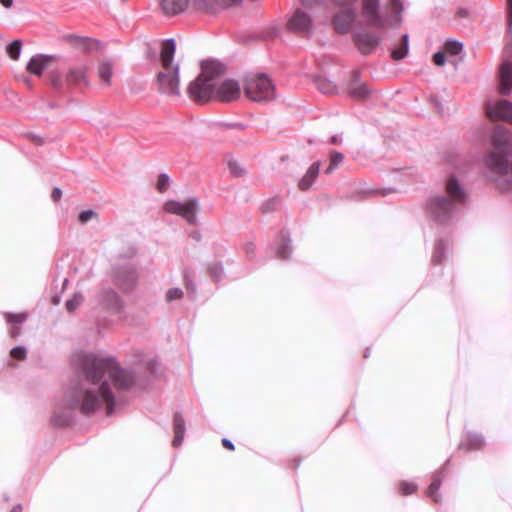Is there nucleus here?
I'll list each match as a JSON object with an SVG mask.
<instances>
[{
  "mask_svg": "<svg viewBox=\"0 0 512 512\" xmlns=\"http://www.w3.org/2000/svg\"><path fill=\"white\" fill-rule=\"evenodd\" d=\"M19 80H22L23 82H25L27 85H29V80L27 78H21V77H18Z\"/></svg>",
  "mask_w": 512,
  "mask_h": 512,
  "instance_id": "nucleus-62",
  "label": "nucleus"
},
{
  "mask_svg": "<svg viewBox=\"0 0 512 512\" xmlns=\"http://www.w3.org/2000/svg\"><path fill=\"white\" fill-rule=\"evenodd\" d=\"M355 17L356 14L353 8H347L335 14L332 23L336 32L342 35L349 33Z\"/></svg>",
  "mask_w": 512,
  "mask_h": 512,
  "instance_id": "nucleus-13",
  "label": "nucleus"
},
{
  "mask_svg": "<svg viewBox=\"0 0 512 512\" xmlns=\"http://www.w3.org/2000/svg\"><path fill=\"white\" fill-rule=\"evenodd\" d=\"M176 50V42L173 38L166 39L162 43L160 61L163 71L157 74L159 90L168 95H179V65H172Z\"/></svg>",
  "mask_w": 512,
  "mask_h": 512,
  "instance_id": "nucleus-5",
  "label": "nucleus"
},
{
  "mask_svg": "<svg viewBox=\"0 0 512 512\" xmlns=\"http://www.w3.org/2000/svg\"><path fill=\"white\" fill-rule=\"evenodd\" d=\"M255 250H256V246L254 243H247L245 245V251H246L247 255H253L255 253Z\"/></svg>",
  "mask_w": 512,
  "mask_h": 512,
  "instance_id": "nucleus-50",
  "label": "nucleus"
},
{
  "mask_svg": "<svg viewBox=\"0 0 512 512\" xmlns=\"http://www.w3.org/2000/svg\"><path fill=\"white\" fill-rule=\"evenodd\" d=\"M0 3L5 7V8H10L13 4V0H0Z\"/></svg>",
  "mask_w": 512,
  "mask_h": 512,
  "instance_id": "nucleus-54",
  "label": "nucleus"
},
{
  "mask_svg": "<svg viewBox=\"0 0 512 512\" xmlns=\"http://www.w3.org/2000/svg\"><path fill=\"white\" fill-rule=\"evenodd\" d=\"M457 15L460 17V18H467L471 15L470 13V10L468 8H465V7H460L458 10H457Z\"/></svg>",
  "mask_w": 512,
  "mask_h": 512,
  "instance_id": "nucleus-48",
  "label": "nucleus"
},
{
  "mask_svg": "<svg viewBox=\"0 0 512 512\" xmlns=\"http://www.w3.org/2000/svg\"><path fill=\"white\" fill-rule=\"evenodd\" d=\"M416 490H417V485L415 483L402 481L399 484V492L402 495H405V496L411 495L414 492H416Z\"/></svg>",
  "mask_w": 512,
  "mask_h": 512,
  "instance_id": "nucleus-36",
  "label": "nucleus"
},
{
  "mask_svg": "<svg viewBox=\"0 0 512 512\" xmlns=\"http://www.w3.org/2000/svg\"><path fill=\"white\" fill-rule=\"evenodd\" d=\"M62 197V191L60 188L58 187H55L53 190H52V193H51V198L54 202H57L61 199Z\"/></svg>",
  "mask_w": 512,
  "mask_h": 512,
  "instance_id": "nucleus-47",
  "label": "nucleus"
},
{
  "mask_svg": "<svg viewBox=\"0 0 512 512\" xmlns=\"http://www.w3.org/2000/svg\"><path fill=\"white\" fill-rule=\"evenodd\" d=\"M201 74L188 86V95L197 103H205L211 99L220 102L237 100L241 95L238 81L223 78L226 66L217 60H206L201 63Z\"/></svg>",
  "mask_w": 512,
  "mask_h": 512,
  "instance_id": "nucleus-2",
  "label": "nucleus"
},
{
  "mask_svg": "<svg viewBox=\"0 0 512 512\" xmlns=\"http://www.w3.org/2000/svg\"><path fill=\"white\" fill-rule=\"evenodd\" d=\"M208 272L215 282L221 281L225 276L223 265L220 262L211 263L208 266Z\"/></svg>",
  "mask_w": 512,
  "mask_h": 512,
  "instance_id": "nucleus-27",
  "label": "nucleus"
},
{
  "mask_svg": "<svg viewBox=\"0 0 512 512\" xmlns=\"http://www.w3.org/2000/svg\"><path fill=\"white\" fill-rule=\"evenodd\" d=\"M163 209L167 213L182 217L189 224H196L197 214L200 210V203L195 197L188 198L183 202L168 200L165 202Z\"/></svg>",
  "mask_w": 512,
  "mask_h": 512,
  "instance_id": "nucleus-7",
  "label": "nucleus"
},
{
  "mask_svg": "<svg viewBox=\"0 0 512 512\" xmlns=\"http://www.w3.org/2000/svg\"><path fill=\"white\" fill-rule=\"evenodd\" d=\"M486 112L491 119H499L512 124V102L508 100L487 104Z\"/></svg>",
  "mask_w": 512,
  "mask_h": 512,
  "instance_id": "nucleus-11",
  "label": "nucleus"
},
{
  "mask_svg": "<svg viewBox=\"0 0 512 512\" xmlns=\"http://www.w3.org/2000/svg\"><path fill=\"white\" fill-rule=\"evenodd\" d=\"M53 56L39 54L34 56V75L40 76L43 71L49 66Z\"/></svg>",
  "mask_w": 512,
  "mask_h": 512,
  "instance_id": "nucleus-24",
  "label": "nucleus"
},
{
  "mask_svg": "<svg viewBox=\"0 0 512 512\" xmlns=\"http://www.w3.org/2000/svg\"><path fill=\"white\" fill-rule=\"evenodd\" d=\"M337 5L349 6L355 2V0H333Z\"/></svg>",
  "mask_w": 512,
  "mask_h": 512,
  "instance_id": "nucleus-51",
  "label": "nucleus"
},
{
  "mask_svg": "<svg viewBox=\"0 0 512 512\" xmlns=\"http://www.w3.org/2000/svg\"><path fill=\"white\" fill-rule=\"evenodd\" d=\"M222 445L226 449L231 450V451H233L235 449V446H234L233 442L230 439H228V438H223L222 439Z\"/></svg>",
  "mask_w": 512,
  "mask_h": 512,
  "instance_id": "nucleus-49",
  "label": "nucleus"
},
{
  "mask_svg": "<svg viewBox=\"0 0 512 512\" xmlns=\"http://www.w3.org/2000/svg\"><path fill=\"white\" fill-rule=\"evenodd\" d=\"M49 80L52 87L56 90H61L64 83L67 85L81 83L87 84L86 72L82 67L70 69L64 80L58 72L51 71L49 72Z\"/></svg>",
  "mask_w": 512,
  "mask_h": 512,
  "instance_id": "nucleus-9",
  "label": "nucleus"
},
{
  "mask_svg": "<svg viewBox=\"0 0 512 512\" xmlns=\"http://www.w3.org/2000/svg\"><path fill=\"white\" fill-rule=\"evenodd\" d=\"M277 202H278V200L275 198L267 201L266 203L263 204L262 211L263 212L271 211L272 209H274Z\"/></svg>",
  "mask_w": 512,
  "mask_h": 512,
  "instance_id": "nucleus-44",
  "label": "nucleus"
},
{
  "mask_svg": "<svg viewBox=\"0 0 512 512\" xmlns=\"http://www.w3.org/2000/svg\"><path fill=\"white\" fill-rule=\"evenodd\" d=\"M190 0H161L160 8L165 16H175L183 13L189 6Z\"/></svg>",
  "mask_w": 512,
  "mask_h": 512,
  "instance_id": "nucleus-17",
  "label": "nucleus"
},
{
  "mask_svg": "<svg viewBox=\"0 0 512 512\" xmlns=\"http://www.w3.org/2000/svg\"><path fill=\"white\" fill-rule=\"evenodd\" d=\"M484 443V438L480 434L468 433L466 441L462 442L459 447L472 451L481 449Z\"/></svg>",
  "mask_w": 512,
  "mask_h": 512,
  "instance_id": "nucleus-22",
  "label": "nucleus"
},
{
  "mask_svg": "<svg viewBox=\"0 0 512 512\" xmlns=\"http://www.w3.org/2000/svg\"><path fill=\"white\" fill-rule=\"evenodd\" d=\"M98 75L106 85H110L112 77V65L109 62H102L98 67Z\"/></svg>",
  "mask_w": 512,
  "mask_h": 512,
  "instance_id": "nucleus-28",
  "label": "nucleus"
},
{
  "mask_svg": "<svg viewBox=\"0 0 512 512\" xmlns=\"http://www.w3.org/2000/svg\"><path fill=\"white\" fill-rule=\"evenodd\" d=\"M60 301H61V297L59 295L53 296V298H52L53 304L58 305L60 303Z\"/></svg>",
  "mask_w": 512,
  "mask_h": 512,
  "instance_id": "nucleus-57",
  "label": "nucleus"
},
{
  "mask_svg": "<svg viewBox=\"0 0 512 512\" xmlns=\"http://www.w3.org/2000/svg\"><path fill=\"white\" fill-rule=\"evenodd\" d=\"M445 195L430 196L425 204V213L429 221L443 230L450 229L456 220L460 206L466 203L467 193L455 176L446 181Z\"/></svg>",
  "mask_w": 512,
  "mask_h": 512,
  "instance_id": "nucleus-3",
  "label": "nucleus"
},
{
  "mask_svg": "<svg viewBox=\"0 0 512 512\" xmlns=\"http://www.w3.org/2000/svg\"><path fill=\"white\" fill-rule=\"evenodd\" d=\"M21 48L22 42L20 40H14L7 46L6 52L12 60H18L20 57Z\"/></svg>",
  "mask_w": 512,
  "mask_h": 512,
  "instance_id": "nucleus-31",
  "label": "nucleus"
},
{
  "mask_svg": "<svg viewBox=\"0 0 512 512\" xmlns=\"http://www.w3.org/2000/svg\"><path fill=\"white\" fill-rule=\"evenodd\" d=\"M224 126L228 129H238V130H244L246 128V125L239 122L234 123H225Z\"/></svg>",
  "mask_w": 512,
  "mask_h": 512,
  "instance_id": "nucleus-46",
  "label": "nucleus"
},
{
  "mask_svg": "<svg viewBox=\"0 0 512 512\" xmlns=\"http://www.w3.org/2000/svg\"><path fill=\"white\" fill-rule=\"evenodd\" d=\"M321 162H314L307 170L306 174L299 180L298 187L301 191H307L315 182L319 175Z\"/></svg>",
  "mask_w": 512,
  "mask_h": 512,
  "instance_id": "nucleus-19",
  "label": "nucleus"
},
{
  "mask_svg": "<svg viewBox=\"0 0 512 512\" xmlns=\"http://www.w3.org/2000/svg\"><path fill=\"white\" fill-rule=\"evenodd\" d=\"M291 31L309 33L312 29L311 16L302 9H296L287 23Z\"/></svg>",
  "mask_w": 512,
  "mask_h": 512,
  "instance_id": "nucleus-12",
  "label": "nucleus"
},
{
  "mask_svg": "<svg viewBox=\"0 0 512 512\" xmlns=\"http://www.w3.org/2000/svg\"><path fill=\"white\" fill-rule=\"evenodd\" d=\"M369 355H370V349H369V348H367V349L365 350V352H364V358H368V357H369Z\"/></svg>",
  "mask_w": 512,
  "mask_h": 512,
  "instance_id": "nucleus-61",
  "label": "nucleus"
},
{
  "mask_svg": "<svg viewBox=\"0 0 512 512\" xmlns=\"http://www.w3.org/2000/svg\"><path fill=\"white\" fill-rule=\"evenodd\" d=\"M194 6L205 11H210L212 8L210 0H194Z\"/></svg>",
  "mask_w": 512,
  "mask_h": 512,
  "instance_id": "nucleus-40",
  "label": "nucleus"
},
{
  "mask_svg": "<svg viewBox=\"0 0 512 512\" xmlns=\"http://www.w3.org/2000/svg\"><path fill=\"white\" fill-rule=\"evenodd\" d=\"M184 282L186 289L194 294L196 292V284L187 273L184 274Z\"/></svg>",
  "mask_w": 512,
  "mask_h": 512,
  "instance_id": "nucleus-42",
  "label": "nucleus"
},
{
  "mask_svg": "<svg viewBox=\"0 0 512 512\" xmlns=\"http://www.w3.org/2000/svg\"><path fill=\"white\" fill-rule=\"evenodd\" d=\"M447 250L448 249H447L446 241L442 238H439L436 242L434 251L432 253L431 263L433 265H440L442 263V260L447 255Z\"/></svg>",
  "mask_w": 512,
  "mask_h": 512,
  "instance_id": "nucleus-23",
  "label": "nucleus"
},
{
  "mask_svg": "<svg viewBox=\"0 0 512 512\" xmlns=\"http://www.w3.org/2000/svg\"><path fill=\"white\" fill-rule=\"evenodd\" d=\"M98 301L113 312L120 313L123 310V300L112 288H103L98 293Z\"/></svg>",
  "mask_w": 512,
  "mask_h": 512,
  "instance_id": "nucleus-15",
  "label": "nucleus"
},
{
  "mask_svg": "<svg viewBox=\"0 0 512 512\" xmlns=\"http://www.w3.org/2000/svg\"><path fill=\"white\" fill-rule=\"evenodd\" d=\"M220 5L229 7L233 5L241 4L242 0H216Z\"/></svg>",
  "mask_w": 512,
  "mask_h": 512,
  "instance_id": "nucleus-45",
  "label": "nucleus"
},
{
  "mask_svg": "<svg viewBox=\"0 0 512 512\" xmlns=\"http://www.w3.org/2000/svg\"><path fill=\"white\" fill-rule=\"evenodd\" d=\"M507 24H508V33L512 34V0H507Z\"/></svg>",
  "mask_w": 512,
  "mask_h": 512,
  "instance_id": "nucleus-43",
  "label": "nucleus"
},
{
  "mask_svg": "<svg viewBox=\"0 0 512 512\" xmlns=\"http://www.w3.org/2000/svg\"><path fill=\"white\" fill-rule=\"evenodd\" d=\"M4 317L9 324H21L27 320L28 315L23 313H5Z\"/></svg>",
  "mask_w": 512,
  "mask_h": 512,
  "instance_id": "nucleus-34",
  "label": "nucleus"
},
{
  "mask_svg": "<svg viewBox=\"0 0 512 512\" xmlns=\"http://www.w3.org/2000/svg\"><path fill=\"white\" fill-rule=\"evenodd\" d=\"M191 238L197 242H200L202 239L201 233L199 231H194L191 233Z\"/></svg>",
  "mask_w": 512,
  "mask_h": 512,
  "instance_id": "nucleus-53",
  "label": "nucleus"
},
{
  "mask_svg": "<svg viewBox=\"0 0 512 512\" xmlns=\"http://www.w3.org/2000/svg\"><path fill=\"white\" fill-rule=\"evenodd\" d=\"M183 297V291L179 287H173L167 290L165 294L166 302L170 303L174 300H179Z\"/></svg>",
  "mask_w": 512,
  "mask_h": 512,
  "instance_id": "nucleus-35",
  "label": "nucleus"
},
{
  "mask_svg": "<svg viewBox=\"0 0 512 512\" xmlns=\"http://www.w3.org/2000/svg\"><path fill=\"white\" fill-rule=\"evenodd\" d=\"M392 192H395V189H393V188H389V189H383V190H381V194H382L383 196H386L388 193H392Z\"/></svg>",
  "mask_w": 512,
  "mask_h": 512,
  "instance_id": "nucleus-56",
  "label": "nucleus"
},
{
  "mask_svg": "<svg viewBox=\"0 0 512 512\" xmlns=\"http://www.w3.org/2000/svg\"><path fill=\"white\" fill-rule=\"evenodd\" d=\"M228 168L230 170V173L235 177H241L244 175V169L236 160H229Z\"/></svg>",
  "mask_w": 512,
  "mask_h": 512,
  "instance_id": "nucleus-37",
  "label": "nucleus"
},
{
  "mask_svg": "<svg viewBox=\"0 0 512 512\" xmlns=\"http://www.w3.org/2000/svg\"><path fill=\"white\" fill-rule=\"evenodd\" d=\"M403 10L400 0H362L361 13L365 22L378 29L386 26L399 27Z\"/></svg>",
  "mask_w": 512,
  "mask_h": 512,
  "instance_id": "nucleus-4",
  "label": "nucleus"
},
{
  "mask_svg": "<svg viewBox=\"0 0 512 512\" xmlns=\"http://www.w3.org/2000/svg\"><path fill=\"white\" fill-rule=\"evenodd\" d=\"M463 49V44L457 40H449L445 43V51L451 55H458Z\"/></svg>",
  "mask_w": 512,
  "mask_h": 512,
  "instance_id": "nucleus-32",
  "label": "nucleus"
},
{
  "mask_svg": "<svg viewBox=\"0 0 512 512\" xmlns=\"http://www.w3.org/2000/svg\"><path fill=\"white\" fill-rule=\"evenodd\" d=\"M409 51V35L403 34L402 35V43L401 46L398 48H393L391 51V57L396 60H402L406 57Z\"/></svg>",
  "mask_w": 512,
  "mask_h": 512,
  "instance_id": "nucleus-25",
  "label": "nucleus"
},
{
  "mask_svg": "<svg viewBox=\"0 0 512 512\" xmlns=\"http://www.w3.org/2000/svg\"><path fill=\"white\" fill-rule=\"evenodd\" d=\"M344 155L341 152L334 151L330 157L329 166L325 170V174L332 173L343 161Z\"/></svg>",
  "mask_w": 512,
  "mask_h": 512,
  "instance_id": "nucleus-30",
  "label": "nucleus"
},
{
  "mask_svg": "<svg viewBox=\"0 0 512 512\" xmlns=\"http://www.w3.org/2000/svg\"><path fill=\"white\" fill-rule=\"evenodd\" d=\"M26 70L27 72L32 73V59L27 63Z\"/></svg>",
  "mask_w": 512,
  "mask_h": 512,
  "instance_id": "nucleus-59",
  "label": "nucleus"
},
{
  "mask_svg": "<svg viewBox=\"0 0 512 512\" xmlns=\"http://www.w3.org/2000/svg\"><path fill=\"white\" fill-rule=\"evenodd\" d=\"M68 281H69L68 278H65L63 280V288L68 284Z\"/></svg>",
  "mask_w": 512,
  "mask_h": 512,
  "instance_id": "nucleus-63",
  "label": "nucleus"
},
{
  "mask_svg": "<svg viewBox=\"0 0 512 512\" xmlns=\"http://www.w3.org/2000/svg\"><path fill=\"white\" fill-rule=\"evenodd\" d=\"M433 62L437 66H443L446 62V56L442 51H438L433 55Z\"/></svg>",
  "mask_w": 512,
  "mask_h": 512,
  "instance_id": "nucleus-41",
  "label": "nucleus"
},
{
  "mask_svg": "<svg viewBox=\"0 0 512 512\" xmlns=\"http://www.w3.org/2000/svg\"><path fill=\"white\" fill-rule=\"evenodd\" d=\"M275 252L279 259H288L292 254L291 238L288 232L281 231L275 240Z\"/></svg>",
  "mask_w": 512,
  "mask_h": 512,
  "instance_id": "nucleus-16",
  "label": "nucleus"
},
{
  "mask_svg": "<svg viewBox=\"0 0 512 512\" xmlns=\"http://www.w3.org/2000/svg\"><path fill=\"white\" fill-rule=\"evenodd\" d=\"M69 43L76 49L87 52L93 49V46L97 43L96 40L90 37L78 36V35H69L68 36Z\"/></svg>",
  "mask_w": 512,
  "mask_h": 512,
  "instance_id": "nucleus-21",
  "label": "nucleus"
},
{
  "mask_svg": "<svg viewBox=\"0 0 512 512\" xmlns=\"http://www.w3.org/2000/svg\"><path fill=\"white\" fill-rule=\"evenodd\" d=\"M84 301V296L80 292H75L71 299L65 303V308L69 313H73Z\"/></svg>",
  "mask_w": 512,
  "mask_h": 512,
  "instance_id": "nucleus-29",
  "label": "nucleus"
},
{
  "mask_svg": "<svg viewBox=\"0 0 512 512\" xmlns=\"http://www.w3.org/2000/svg\"><path fill=\"white\" fill-rule=\"evenodd\" d=\"M170 186V177L166 173H161L156 183V189L160 193H164Z\"/></svg>",
  "mask_w": 512,
  "mask_h": 512,
  "instance_id": "nucleus-33",
  "label": "nucleus"
},
{
  "mask_svg": "<svg viewBox=\"0 0 512 512\" xmlns=\"http://www.w3.org/2000/svg\"><path fill=\"white\" fill-rule=\"evenodd\" d=\"M115 285L125 293L133 290L136 285L137 275L135 268L130 265L118 266L113 273Z\"/></svg>",
  "mask_w": 512,
  "mask_h": 512,
  "instance_id": "nucleus-10",
  "label": "nucleus"
},
{
  "mask_svg": "<svg viewBox=\"0 0 512 512\" xmlns=\"http://www.w3.org/2000/svg\"><path fill=\"white\" fill-rule=\"evenodd\" d=\"M33 141H34V146L41 145L43 143V140L41 138L37 137L36 135H34Z\"/></svg>",
  "mask_w": 512,
  "mask_h": 512,
  "instance_id": "nucleus-55",
  "label": "nucleus"
},
{
  "mask_svg": "<svg viewBox=\"0 0 512 512\" xmlns=\"http://www.w3.org/2000/svg\"><path fill=\"white\" fill-rule=\"evenodd\" d=\"M449 463V459L446 461L445 465L438 471H436L432 475V482L427 489V496L431 498L434 502H440V495L438 494V490L442 484L444 478V469L445 466Z\"/></svg>",
  "mask_w": 512,
  "mask_h": 512,
  "instance_id": "nucleus-18",
  "label": "nucleus"
},
{
  "mask_svg": "<svg viewBox=\"0 0 512 512\" xmlns=\"http://www.w3.org/2000/svg\"><path fill=\"white\" fill-rule=\"evenodd\" d=\"M315 84L318 90L323 94L331 95L337 92L336 85L328 79L318 77L315 80Z\"/></svg>",
  "mask_w": 512,
  "mask_h": 512,
  "instance_id": "nucleus-26",
  "label": "nucleus"
},
{
  "mask_svg": "<svg viewBox=\"0 0 512 512\" xmlns=\"http://www.w3.org/2000/svg\"><path fill=\"white\" fill-rule=\"evenodd\" d=\"M11 337H16L19 334V331L16 327L12 328L10 331Z\"/></svg>",
  "mask_w": 512,
  "mask_h": 512,
  "instance_id": "nucleus-58",
  "label": "nucleus"
},
{
  "mask_svg": "<svg viewBox=\"0 0 512 512\" xmlns=\"http://www.w3.org/2000/svg\"><path fill=\"white\" fill-rule=\"evenodd\" d=\"M27 351L23 347H15L10 351V356L13 359L23 360L26 358Z\"/></svg>",
  "mask_w": 512,
  "mask_h": 512,
  "instance_id": "nucleus-39",
  "label": "nucleus"
},
{
  "mask_svg": "<svg viewBox=\"0 0 512 512\" xmlns=\"http://www.w3.org/2000/svg\"><path fill=\"white\" fill-rule=\"evenodd\" d=\"M352 40L360 54L368 56L376 51L382 42V37L372 31L355 30L352 32Z\"/></svg>",
  "mask_w": 512,
  "mask_h": 512,
  "instance_id": "nucleus-8",
  "label": "nucleus"
},
{
  "mask_svg": "<svg viewBox=\"0 0 512 512\" xmlns=\"http://www.w3.org/2000/svg\"><path fill=\"white\" fill-rule=\"evenodd\" d=\"M243 90L246 96L255 102H268L276 96L273 81L263 73L247 77L244 81Z\"/></svg>",
  "mask_w": 512,
  "mask_h": 512,
  "instance_id": "nucleus-6",
  "label": "nucleus"
},
{
  "mask_svg": "<svg viewBox=\"0 0 512 512\" xmlns=\"http://www.w3.org/2000/svg\"><path fill=\"white\" fill-rule=\"evenodd\" d=\"M71 363L77 379L65 392L62 406L54 411L52 420L58 426L68 425L75 410L90 415L104 409L111 415L125 402L123 393L136 379L132 371L121 368L113 357L80 351L72 355Z\"/></svg>",
  "mask_w": 512,
  "mask_h": 512,
  "instance_id": "nucleus-1",
  "label": "nucleus"
},
{
  "mask_svg": "<svg viewBox=\"0 0 512 512\" xmlns=\"http://www.w3.org/2000/svg\"><path fill=\"white\" fill-rule=\"evenodd\" d=\"M95 217H97V213L94 210L88 209L81 211L79 213L78 219L81 224H86Z\"/></svg>",
  "mask_w": 512,
  "mask_h": 512,
  "instance_id": "nucleus-38",
  "label": "nucleus"
},
{
  "mask_svg": "<svg viewBox=\"0 0 512 512\" xmlns=\"http://www.w3.org/2000/svg\"><path fill=\"white\" fill-rule=\"evenodd\" d=\"M331 144L339 145L342 143V138L340 135H333L330 139Z\"/></svg>",
  "mask_w": 512,
  "mask_h": 512,
  "instance_id": "nucleus-52",
  "label": "nucleus"
},
{
  "mask_svg": "<svg viewBox=\"0 0 512 512\" xmlns=\"http://www.w3.org/2000/svg\"><path fill=\"white\" fill-rule=\"evenodd\" d=\"M21 511H22V507L17 505V506H14L10 512H21Z\"/></svg>",
  "mask_w": 512,
  "mask_h": 512,
  "instance_id": "nucleus-60",
  "label": "nucleus"
},
{
  "mask_svg": "<svg viewBox=\"0 0 512 512\" xmlns=\"http://www.w3.org/2000/svg\"><path fill=\"white\" fill-rule=\"evenodd\" d=\"M173 427H174V439L172 441V445L174 447L181 446L185 432H186V426H185V420L180 412H176L173 417Z\"/></svg>",
  "mask_w": 512,
  "mask_h": 512,
  "instance_id": "nucleus-20",
  "label": "nucleus"
},
{
  "mask_svg": "<svg viewBox=\"0 0 512 512\" xmlns=\"http://www.w3.org/2000/svg\"><path fill=\"white\" fill-rule=\"evenodd\" d=\"M347 89L350 97L355 99H365L370 95V89L367 84L361 81V73L358 70L351 72V79Z\"/></svg>",
  "mask_w": 512,
  "mask_h": 512,
  "instance_id": "nucleus-14",
  "label": "nucleus"
}]
</instances>
